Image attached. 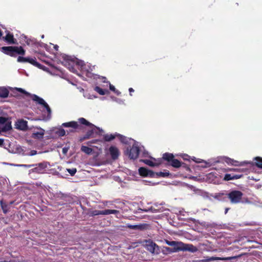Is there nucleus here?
Here are the masks:
<instances>
[{"label": "nucleus", "instance_id": "f257e3e1", "mask_svg": "<svg viewBox=\"0 0 262 262\" xmlns=\"http://www.w3.org/2000/svg\"><path fill=\"white\" fill-rule=\"evenodd\" d=\"M154 160L155 161V162L148 159L141 160L140 161L151 167L158 166L161 165L163 161H166L168 165L174 168H179L181 166V162L175 159L172 154L169 152H165L163 154L162 158L157 160L154 159Z\"/></svg>", "mask_w": 262, "mask_h": 262}, {"label": "nucleus", "instance_id": "f03ea898", "mask_svg": "<svg viewBox=\"0 0 262 262\" xmlns=\"http://www.w3.org/2000/svg\"><path fill=\"white\" fill-rule=\"evenodd\" d=\"M21 99H24V101L27 102L30 101V99H32L34 101L43 106L49 114L51 113L50 106L42 98L35 94H31L22 88H17V100Z\"/></svg>", "mask_w": 262, "mask_h": 262}, {"label": "nucleus", "instance_id": "7ed1b4c3", "mask_svg": "<svg viewBox=\"0 0 262 262\" xmlns=\"http://www.w3.org/2000/svg\"><path fill=\"white\" fill-rule=\"evenodd\" d=\"M78 122L80 124L83 125L85 126L90 127V129L88 130L85 134L89 137L90 139L94 137L93 135L94 133V129L95 128L99 130V131H102V130L100 129L99 127H97L93 124L91 123V122L86 120L84 118L81 117L79 118Z\"/></svg>", "mask_w": 262, "mask_h": 262}, {"label": "nucleus", "instance_id": "20e7f679", "mask_svg": "<svg viewBox=\"0 0 262 262\" xmlns=\"http://www.w3.org/2000/svg\"><path fill=\"white\" fill-rule=\"evenodd\" d=\"M35 167L31 169H30L29 171V173H31L32 172H35L37 173H42L43 171L45 170V169L47 168V164L43 163H40L38 164H30V165H20L17 164V167H25L27 168H30L35 166Z\"/></svg>", "mask_w": 262, "mask_h": 262}, {"label": "nucleus", "instance_id": "39448f33", "mask_svg": "<svg viewBox=\"0 0 262 262\" xmlns=\"http://www.w3.org/2000/svg\"><path fill=\"white\" fill-rule=\"evenodd\" d=\"M227 197L232 204H238L242 202L243 193L239 190H232L228 193Z\"/></svg>", "mask_w": 262, "mask_h": 262}, {"label": "nucleus", "instance_id": "423d86ee", "mask_svg": "<svg viewBox=\"0 0 262 262\" xmlns=\"http://www.w3.org/2000/svg\"><path fill=\"white\" fill-rule=\"evenodd\" d=\"M17 61L19 62H29L40 69L45 70L43 66L37 62L35 59L32 58L24 57L19 56L17 57Z\"/></svg>", "mask_w": 262, "mask_h": 262}, {"label": "nucleus", "instance_id": "0eeeda50", "mask_svg": "<svg viewBox=\"0 0 262 262\" xmlns=\"http://www.w3.org/2000/svg\"><path fill=\"white\" fill-rule=\"evenodd\" d=\"M140 152L139 147L134 144L132 147L126 150V155L128 156V157L130 159L135 160L138 158Z\"/></svg>", "mask_w": 262, "mask_h": 262}, {"label": "nucleus", "instance_id": "6e6552de", "mask_svg": "<svg viewBox=\"0 0 262 262\" xmlns=\"http://www.w3.org/2000/svg\"><path fill=\"white\" fill-rule=\"evenodd\" d=\"M0 126L3 127V132L8 131L12 128L10 119L8 117L2 116H0Z\"/></svg>", "mask_w": 262, "mask_h": 262}, {"label": "nucleus", "instance_id": "1a4fd4ad", "mask_svg": "<svg viewBox=\"0 0 262 262\" xmlns=\"http://www.w3.org/2000/svg\"><path fill=\"white\" fill-rule=\"evenodd\" d=\"M119 211L114 209H105L104 210H94L90 212L91 216H96L98 215H108L111 214H117Z\"/></svg>", "mask_w": 262, "mask_h": 262}, {"label": "nucleus", "instance_id": "9d476101", "mask_svg": "<svg viewBox=\"0 0 262 262\" xmlns=\"http://www.w3.org/2000/svg\"><path fill=\"white\" fill-rule=\"evenodd\" d=\"M20 38L24 40V42H21V41H19V43L23 46L27 45L33 47H38V42L35 39L28 38L26 36L24 35V34L20 35Z\"/></svg>", "mask_w": 262, "mask_h": 262}, {"label": "nucleus", "instance_id": "9b49d317", "mask_svg": "<svg viewBox=\"0 0 262 262\" xmlns=\"http://www.w3.org/2000/svg\"><path fill=\"white\" fill-rule=\"evenodd\" d=\"M138 172L139 174L143 177H149L150 178H154L155 172L145 167H140L138 169Z\"/></svg>", "mask_w": 262, "mask_h": 262}, {"label": "nucleus", "instance_id": "f8f14e48", "mask_svg": "<svg viewBox=\"0 0 262 262\" xmlns=\"http://www.w3.org/2000/svg\"><path fill=\"white\" fill-rule=\"evenodd\" d=\"M176 244L173 246V248L167 247V251L170 252H177L179 251H183L184 243L182 242H176Z\"/></svg>", "mask_w": 262, "mask_h": 262}, {"label": "nucleus", "instance_id": "ddd939ff", "mask_svg": "<svg viewBox=\"0 0 262 262\" xmlns=\"http://www.w3.org/2000/svg\"><path fill=\"white\" fill-rule=\"evenodd\" d=\"M1 51L6 54L15 57L16 55V47H3Z\"/></svg>", "mask_w": 262, "mask_h": 262}, {"label": "nucleus", "instance_id": "4468645a", "mask_svg": "<svg viewBox=\"0 0 262 262\" xmlns=\"http://www.w3.org/2000/svg\"><path fill=\"white\" fill-rule=\"evenodd\" d=\"M145 247L146 250H147L151 253H155L156 248L158 249V245L150 239L145 241Z\"/></svg>", "mask_w": 262, "mask_h": 262}, {"label": "nucleus", "instance_id": "2eb2a0df", "mask_svg": "<svg viewBox=\"0 0 262 262\" xmlns=\"http://www.w3.org/2000/svg\"><path fill=\"white\" fill-rule=\"evenodd\" d=\"M74 60L71 59L69 57L67 56L64 58L62 63L67 67L70 71H73L74 68Z\"/></svg>", "mask_w": 262, "mask_h": 262}, {"label": "nucleus", "instance_id": "dca6fc26", "mask_svg": "<svg viewBox=\"0 0 262 262\" xmlns=\"http://www.w3.org/2000/svg\"><path fill=\"white\" fill-rule=\"evenodd\" d=\"M109 153L111 158L114 160H117L120 155V151L118 148L115 146H111L110 147Z\"/></svg>", "mask_w": 262, "mask_h": 262}, {"label": "nucleus", "instance_id": "f3484780", "mask_svg": "<svg viewBox=\"0 0 262 262\" xmlns=\"http://www.w3.org/2000/svg\"><path fill=\"white\" fill-rule=\"evenodd\" d=\"M148 225L146 224H139V225H130L129 224H126L125 227L132 230H144L146 229Z\"/></svg>", "mask_w": 262, "mask_h": 262}, {"label": "nucleus", "instance_id": "a211bd4d", "mask_svg": "<svg viewBox=\"0 0 262 262\" xmlns=\"http://www.w3.org/2000/svg\"><path fill=\"white\" fill-rule=\"evenodd\" d=\"M244 254H241L236 256H230V257H211L209 258H208L209 261H213V260H232V259H235L237 258L241 257Z\"/></svg>", "mask_w": 262, "mask_h": 262}, {"label": "nucleus", "instance_id": "6ab92c4d", "mask_svg": "<svg viewBox=\"0 0 262 262\" xmlns=\"http://www.w3.org/2000/svg\"><path fill=\"white\" fill-rule=\"evenodd\" d=\"M119 137L120 140L122 141V139L125 138L124 136L121 135L120 134H105L103 135V140L105 142H110L113 140L115 139L116 137Z\"/></svg>", "mask_w": 262, "mask_h": 262}, {"label": "nucleus", "instance_id": "aec40b11", "mask_svg": "<svg viewBox=\"0 0 262 262\" xmlns=\"http://www.w3.org/2000/svg\"><path fill=\"white\" fill-rule=\"evenodd\" d=\"M28 122L23 119L17 120V129L26 131L28 129Z\"/></svg>", "mask_w": 262, "mask_h": 262}, {"label": "nucleus", "instance_id": "412c9836", "mask_svg": "<svg viewBox=\"0 0 262 262\" xmlns=\"http://www.w3.org/2000/svg\"><path fill=\"white\" fill-rule=\"evenodd\" d=\"M243 174H235L232 173H226L224 178V180L228 181L232 180H236L241 178Z\"/></svg>", "mask_w": 262, "mask_h": 262}, {"label": "nucleus", "instance_id": "4be33fe9", "mask_svg": "<svg viewBox=\"0 0 262 262\" xmlns=\"http://www.w3.org/2000/svg\"><path fill=\"white\" fill-rule=\"evenodd\" d=\"M79 122L76 121H70L69 122H66L63 123L62 124V126L65 127H72L74 129H77L79 127V125L78 124Z\"/></svg>", "mask_w": 262, "mask_h": 262}, {"label": "nucleus", "instance_id": "5701e85b", "mask_svg": "<svg viewBox=\"0 0 262 262\" xmlns=\"http://www.w3.org/2000/svg\"><path fill=\"white\" fill-rule=\"evenodd\" d=\"M198 250V248L192 244H186L184 243L183 251H189L195 252Z\"/></svg>", "mask_w": 262, "mask_h": 262}, {"label": "nucleus", "instance_id": "b1692460", "mask_svg": "<svg viewBox=\"0 0 262 262\" xmlns=\"http://www.w3.org/2000/svg\"><path fill=\"white\" fill-rule=\"evenodd\" d=\"M0 204L4 213H6L9 211L10 209L9 205L5 202L4 200H2L0 201Z\"/></svg>", "mask_w": 262, "mask_h": 262}, {"label": "nucleus", "instance_id": "393cba45", "mask_svg": "<svg viewBox=\"0 0 262 262\" xmlns=\"http://www.w3.org/2000/svg\"><path fill=\"white\" fill-rule=\"evenodd\" d=\"M94 90L101 95H104L110 94V92L107 90L102 89L99 86H96L94 88Z\"/></svg>", "mask_w": 262, "mask_h": 262}, {"label": "nucleus", "instance_id": "a878e982", "mask_svg": "<svg viewBox=\"0 0 262 262\" xmlns=\"http://www.w3.org/2000/svg\"><path fill=\"white\" fill-rule=\"evenodd\" d=\"M170 173L168 170L165 171V172H155L154 178H159V177H167L170 175Z\"/></svg>", "mask_w": 262, "mask_h": 262}, {"label": "nucleus", "instance_id": "bb28decb", "mask_svg": "<svg viewBox=\"0 0 262 262\" xmlns=\"http://www.w3.org/2000/svg\"><path fill=\"white\" fill-rule=\"evenodd\" d=\"M9 91L4 87H0V97L6 98L8 96Z\"/></svg>", "mask_w": 262, "mask_h": 262}, {"label": "nucleus", "instance_id": "cd10ccee", "mask_svg": "<svg viewBox=\"0 0 262 262\" xmlns=\"http://www.w3.org/2000/svg\"><path fill=\"white\" fill-rule=\"evenodd\" d=\"M81 151L87 155H91L93 152V149L88 146L82 145L81 147Z\"/></svg>", "mask_w": 262, "mask_h": 262}, {"label": "nucleus", "instance_id": "c85d7f7f", "mask_svg": "<svg viewBox=\"0 0 262 262\" xmlns=\"http://www.w3.org/2000/svg\"><path fill=\"white\" fill-rule=\"evenodd\" d=\"M4 38V39L9 43H14L13 35L11 34H10L9 32H8L7 35Z\"/></svg>", "mask_w": 262, "mask_h": 262}, {"label": "nucleus", "instance_id": "c756f323", "mask_svg": "<svg viewBox=\"0 0 262 262\" xmlns=\"http://www.w3.org/2000/svg\"><path fill=\"white\" fill-rule=\"evenodd\" d=\"M255 165L260 168H262V158L257 157L255 158Z\"/></svg>", "mask_w": 262, "mask_h": 262}, {"label": "nucleus", "instance_id": "7c9ffc66", "mask_svg": "<svg viewBox=\"0 0 262 262\" xmlns=\"http://www.w3.org/2000/svg\"><path fill=\"white\" fill-rule=\"evenodd\" d=\"M43 132H44V130H42V132H41L34 133H33L32 137L34 138H36V139L42 138L43 135H44Z\"/></svg>", "mask_w": 262, "mask_h": 262}, {"label": "nucleus", "instance_id": "2f4dec72", "mask_svg": "<svg viewBox=\"0 0 262 262\" xmlns=\"http://www.w3.org/2000/svg\"><path fill=\"white\" fill-rule=\"evenodd\" d=\"M103 141L100 139H94L91 140L87 142V144L89 145H91V144H99L100 143H102Z\"/></svg>", "mask_w": 262, "mask_h": 262}, {"label": "nucleus", "instance_id": "473e14b6", "mask_svg": "<svg viewBox=\"0 0 262 262\" xmlns=\"http://www.w3.org/2000/svg\"><path fill=\"white\" fill-rule=\"evenodd\" d=\"M25 53V51L22 47H17V55H24Z\"/></svg>", "mask_w": 262, "mask_h": 262}, {"label": "nucleus", "instance_id": "72a5a7b5", "mask_svg": "<svg viewBox=\"0 0 262 262\" xmlns=\"http://www.w3.org/2000/svg\"><path fill=\"white\" fill-rule=\"evenodd\" d=\"M110 90L115 92L118 95L120 94V92H119L118 90H116L115 87L114 85H113L112 84H111L110 83Z\"/></svg>", "mask_w": 262, "mask_h": 262}, {"label": "nucleus", "instance_id": "f704fd0d", "mask_svg": "<svg viewBox=\"0 0 262 262\" xmlns=\"http://www.w3.org/2000/svg\"><path fill=\"white\" fill-rule=\"evenodd\" d=\"M67 171L71 174V176H74L76 173L77 170L76 168H72L67 169Z\"/></svg>", "mask_w": 262, "mask_h": 262}, {"label": "nucleus", "instance_id": "c9c22d12", "mask_svg": "<svg viewBox=\"0 0 262 262\" xmlns=\"http://www.w3.org/2000/svg\"><path fill=\"white\" fill-rule=\"evenodd\" d=\"M165 242L166 243V244L169 246H174L176 243V241H169L167 239H165Z\"/></svg>", "mask_w": 262, "mask_h": 262}, {"label": "nucleus", "instance_id": "e433bc0d", "mask_svg": "<svg viewBox=\"0 0 262 262\" xmlns=\"http://www.w3.org/2000/svg\"><path fill=\"white\" fill-rule=\"evenodd\" d=\"M70 147H64L62 149V152L64 155H66Z\"/></svg>", "mask_w": 262, "mask_h": 262}, {"label": "nucleus", "instance_id": "4c0bfd02", "mask_svg": "<svg viewBox=\"0 0 262 262\" xmlns=\"http://www.w3.org/2000/svg\"><path fill=\"white\" fill-rule=\"evenodd\" d=\"M192 161H194L195 162L197 163H202L203 160L200 159H196L195 157H193V158L191 159Z\"/></svg>", "mask_w": 262, "mask_h": 262}, {"label": "nucleus", "instance_id": "58836bf2", "mask_svg": "<svg viewBox=\"0 0 262 262\" xmlns=\"http://www.w3.org/2000/svg\"><path fill=\"white\" fill-rule=\"evenodd\" d=\"M232 170H234L235 171H238V172H245L246 171L245 169L244 168H234L232 169Z\"/></svg>", "mask_w": 262, "mask_h": 262}, {"label": "nucleus", "instance_id": "ea45409f", "mask_svg": "<svg viewBox=\"0 0 262 262\" xmlns=\"http://www.w3.org/2000/svg\"><path fill=\"white\" fill-rule=\"evenodd\" d=\"M66 135V132L63 129H61L59 130V135L61 136H63Z\"/></svg>", "mask_w": 262, "mask_h": 262}, {"label": "nucleus", "instance_id": "a19ab883", "mask_svg": "<svg viewBox=\"0 0 262 262\" xmlns=\"http://www.w3.org/2000/svg\"><path fill=\"white\" fill-rule=\"evenodd\" d=\"M183 159L184 160H188V161H189V159H190V157L187 155H183V156L182 157Z\"/></svg>", "mask_w": 262, "mask_h": 262}, {"label": "nucleus", "instance_id": "79ce46f5", "mask_svg": "<svg viewBox=\"0 0 262 262\" xmlns=\"http://www.w3.org/2000/svg\"><path fill=\"white\" fill-rule=\"evenodd\" d=\"M129 94L130 96H132V93L134 92V90L132 88H130L128 90Z\"/></svg>", "mask_w": 262, "mask_h": 262}, {"label": "nucleus", "instance_id": "37998d69", "mask_svg": "<svg viewBox=\"0 0 262 262\" xmlns=\"http://www.w3.org/2000/svg\"><path fill=\"white\" fill-rule=\"evenodd\" d=\"M85 140L84 138V137L83 136H81V137H80L79 138V141L80 142H81Z\"/></svg>", "mask_w": 262, "mask_h": 262}, {"label": "nucleus", "instance_id": "c03bdc74", "mask_svg": "<svg viewBox=\"0 0 262 262\" xmlns=\"http://www.w3.org/2000/svg\"><path fill=\"white\" fill-rule=\"evenodd\" d=\"M238 161H233V163H232V165H235V166H237L238 165Z\"/></svg>", "mask_w": 262, "mask_h": 262}, {"label": "nucleus", "instance_id": "a18cd8bd", "mask_svg": "<svg viewBox=\"0 0 262 262\" xmlns=\"http://www.w3.org/2000/svg\"><path fill=\"white\" fill-rule=\"evenodd\" d=\"M4 139H0V146H2L4 145Z\"/></svg>", "mask_w": 262, "mask_h": 262}, {"label": "nucleus", "instance_id": "49530a36", "mask_svg": "<svg viewBox=\"0 0 262 262\" xmlns=\"http://www.w3.org/2000/svg\"><path fill=\"white\" fill-rule=\"evenodd\" d=\"M37 151L36 150H32L31 151V155L33 156L35 154H36Z\"/></svg>", "mask_w": 262, "mask_h": 262}, {"label": "nucleus", "instance_id": "de8ad7c7", "mask_svg": "<svg viewBox=\"0 0 262 262\" xmlns=\"http://www.w3.org/2000/svg\"><path fill=\"white\" fill-rule=\"evenodd\" d=\"M84 137V138L85 140H87V139H89V137L86 135L85 134L84 136H83Z\"/></svg>", "mask_w": 262, "mask_h": 262}, {"label": "nucleus", "instance_id": "09e8293b", "mask_svg": "<svg viewBox=\"0 0 262 262\" xmlns=\"http://www.w3.org/2000/svg\"><path fill=\"white\" fill-rule=\"evenodd\" d=\"M17 154L19 153L20 152V151L21 150V148L17 147Z\"/></svg>", "mask_w": 262, "mask_h": 262}, {"label": "nucleus", "instance_id": "8fccbe9b", "mask_svg": "<svg viewBox=\"0 0 262 262\" xmlns=\"http://www.w3.org/2000/svg\"><path fill=\"white\" fill-rule=\"evenodd\" d=\"M229 210V208H226L225 209V214H227Z\"/></svg>", "mask_w": 262, "mask_h": 262}, {"label": "nucleus", "instance_id": "3c124183", "mask_svg": "<svg viewBox=\"0 0 262 262\" xmlns=\"http://www.w3.org/2000/svg\"><path fill=\"white\" fill-rule=\"evenodd\" d=\"M14 201H11L9 202V204H8L9 205V207L11 208V205L13 203Z\"/></svg>", "mask_w": 262, "mask_h": 262}, {"label": "nucleus", "instance_id": "603ef678", "mask_svg": "<svg viewBox=\"0 0 262 262\" xmlns=\"http://www.w3.org/2000/svg\"><path fill=\"white\" fill-rule=\"evenodd\" d=\"M19 42L20 41H21V42H24V39H21V38H20V36L19 37Z\"/></svg>", "mask_w": 262, "mask_h": 262}, {"label": "nucleus", "instance_id": "864d4df0", "mask_svg": "<svg viewBox=\"0 0 262 262\" xmlns=\"http://www.w3.org/2000/svg\"><path fill=\"white\" fill-rule=\"evenodd\" d=\"M0 262H14V261L3 260V261H0Z\"/></svg>", "mask_w": 262, "mask_h": 262}, {"label": "nucleus", "instance_id": "5fc2aeb1", "mask_svg": "<svg viewBox=\"0 0 262 262\" xmlns=\"http://www.w3.org/2000/svg\"><path fill=\"white\" fill-rule=\"evenodd\" d=\"M2 128H3V127H2V126H0V133H1V132H2Z\"/></svg>", "mask_w": 262, "mask_h": 262}, {"label": "nucleus", "instance_id": "6e6d98bb", "mask_svg": "<svg viewBox=\"0 0 262 262\" xmlns=\"http://www.w3.org/2000/svg\"><path fill=\"white\" fill-rule=\"evenodd\" d=\"M54 48L56 49L58 48V47L57 45H56Z\"/></svg>", "mask_w": 262, "mask_h": 262}, {"label": "nucleus", "instance_id": "4d7b16f0", "mask_svg": "<svg viewBox=\"0 0 262 262\" xmlns=\"http://www.w3.org/2000/svg\"><path fill=\"white\" fill-rule=\"evenodd\" d=\"M14 125H16V122H15V123L14 124Z\"/></svg>", "mask_w": 262, "mask_h": 262}]
</instances>
